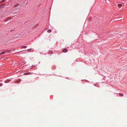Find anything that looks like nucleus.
Wrapping results in <instances>:
<instances>
[{"instance_id": "8", "label": "nucleus", "mask_w": 127, "mask_h": 127, "mask_svg": "<svg viewBox=\"0 0 127 127\" xmlns=\"http://www.w3.org/2000/svg\"><path fill=\"white\" fill-rule=\"evenodd\" d=\"M2 84L0 83V86H2Z\"/></svg>"}, {"instance_id": "6", "label": "nucleus", "mask_w": 127, "mask_h": 127, "mask_svg": "<svg viewBox=\"0 0 127 127\" xmlns=\"http://www.w3.org/2000/svg\"><path fill=\"white\" fill-rule=\"evenodd\" d=\"M5 53V52H2L1 53V54H4Z\"/></svg>"}, {"instance_id": "3", "label": "nucleus", "mask_w": 127, "mask_h": 127, "mask_svg": "<svg viewBox=\"0 0 127 127\" xmlns=\"http://www.w3.org/2000/svg\"><path fill=\"white\" fill-rule=\"evenodd\" d=\"M118 6L119 7H121L122 6V5L121 4H118Z\"/></svg>"}, {"instance_id": "7", "label": "nucleus", "mask_w": 127, "mask_h": 127, "mask_svg": "<svg viewBox=\"0 0 127 127\" xmlns=\"http://www.w3.org/2000/svg\"><path fill=\"white\" fill-rule=\"evenodd\" d=\"M32 50V49H29L28 51H31Z\"/></svg>"}, {"instance_id": "4", "label": "nucleus", "mask_w": 127, "mask_h": 127, "mask_svg": "<svg viewBox=\"0 0 127 127\" xmlns=\"http://www.w3.org/2000/svg\"><path fill=\"white\" fill-rule=\"evenodd\" d=\"M48 32H51V30H48L47 31Z\"/></svg>"}, {"instance_id": "11", "label": "nucleus", "mask_w": 127, "mask_h": 127, "mask_svg": "<svg viewBox=\"0 0 127 127\" xmlns=\"http://www.w3.org/2000/svg\"><path fill=\"white\" fill-rule=\"evenodd\" d=\"M1 53H0V55H1Z\"/></svg>"}, {"instance_id": "5", "label": "nucleus", "mask_w": 127, "mask_h": 127, "mask_svg": "<svg viewBox=\"0 0 127 127\" xmlns=\"http://www.w3.org/2000/svg\"><path fill=\"white\" fill-rule=\"evenodd\" d=\"M27 47V46H24L22 47V48H25Z\"/></svg>"}, {"instance_id": "1", "label": "nucleus", "mask_w": 127, "mask_h": 127, "mask_svg": "<svg viewBox=\"0 0 127 127\" xmlns=\"http://www.w3.org/2000/svg\"><path fill=\"white\" fill-rule=\"evenodd\" d=\"M62 51L63 52L66 53L67 51V50L66 49H64Z\"/></svg>"}, {"instance_id": "10", "label": "nucleus", "mask_w": 127, "mask_h": 127, "mask_svg": "<svg viewBox=\"0 0 127 127\" xmlns=\"http://www.w3.org/2000/svg\"><path fill=\"white\" fill-rule=\"evenodd\" d=\"M5 0H3L2 1V2H3Z\"/></svg>"}, {"instance_id": "9", "label": "nucleus", "mask_w": 127, "mask_h": 127, "mask_svg": "<svg viewBox=\"0 0 127 127\" xmlns=\"http://www.w3.org/2000/svg\"><path fill=\"white\" fill-rule=\"evenodd\" d=\"M9 51V50H6L4 52H5V53L6 52H8Z\"/></svg>"}, {"instance_id": "2", "label": "nucleus", "mask_w": 127, "mask_h": 127, "mask_svg": "<svg viewBox=\"0 0 127 127\" xmlns=\"http://www.w3.org/2000/svg\"><path fill=\"white\" fill-rule=\"evenodd\" d=\"M119 95L120 96H123L124 95L123 94H122L121 93H119Z\"/></svg>"}]
</instances>
